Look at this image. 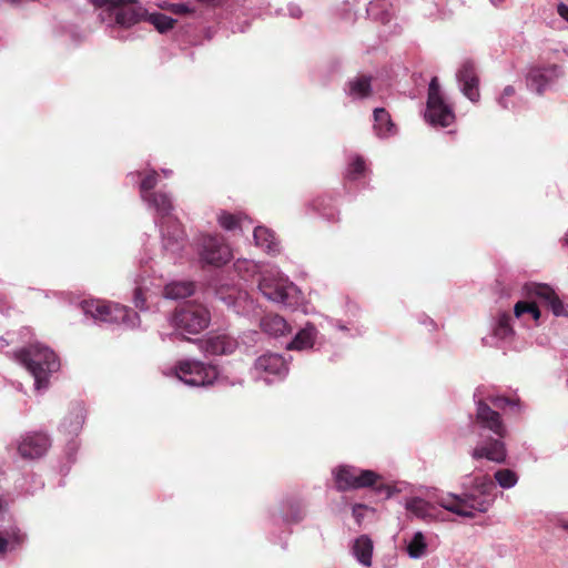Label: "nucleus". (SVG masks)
<instances>
[{"label":"nucleus","mask_w":568,"mask_h":568,"mask_svg":"<svg viewBox=\"0 0 568 568\" xmlns=\"http://www.w3.org/2000/svg\"><path fill=\"white\" fill-rule=\"evenodd\" d=\"M195 2L202 3L209 9H215L222 7L226 0H194Z\"/></svg>","instance_id":"obj_46"},{"label":"nucleus","mask_w":568,"mask_h":568,"mask_svg":"<svg viewBox=\"0 0 568 568\" xmlns=\"http://www.w3.org/2000/svg\"><path fill=\"white\" fill-rule=\"evenodd\" d=\"M480 398L484 399L488 405L491 404L496 408H504L507 405L513 404V402L504 396L498 395H488L486 397H483L480 395Z\"/></svg>","instance_id":"obj_44"},{"label":"nucleus","mask_w":568,"mask_h":568,"mask_svg":"<svg viewBox=\"0 0 568 568\" xmlns=\"http://www.w3.org/2000/svg\"><path fill=\"white\" fill-rule=\"evenodd\" d=\"M470 456L474 459L485 458L496 464H503L507 458L505 443L500 439H489L478 443L471 450Z\"/></svg>","instance_id":"obj_18"},{"label":"nucleus","mask_w":568,"mask_h":568,"mask_svg":"<svg viewBox=\"0 0 568 568\" xmlns=\"http://www.w3.org/2000/svg\"><path fill=\"white\" fill-rule=\"evenodd\" d=\"M217 222L226 231H234L236 229H244V223L251 221L244 215H235L227 212H220L217 215Z\"/></svg>","instance_id":"obj_34"},{"label":"nucleus","mask_w":568,"mask_h":568,"mask_svg":"<svg viewBox=\"0 0 568 568\" xmlns=\"http://www.w3.org/2000/svg\"><path fill=\"white\" fill-rule=\"evenodd\" d=\"M236 272L245 280L254 277L255 275H260L265 270L262 266L252 260H237L234 264Z\"/></svg>","instance_id":"obj_35"},{"label":"nucleus","mask_w":568,"mask_h":568,"mask_svg":"<svg viewBox=\"0 0 568 568\" xmlns=\"http://www.w3.org/2000/svg\"><path fill=\"white\" fill-rule=\"evenodd\" d=\"M349 551L362 567L372 568L374 542L369 536L361 535L355 538L349 546Z\"/></svg>","instance_id":"obj_20"},{"label":"nucleus","mask_w":568,"mask_h":568,"mask_svg":"<svg viewBox=\"0 0 568 568\" xmlns=\"http://www.w3.org/2000/svg\"><path fill=\"white\" fill-rule=\"evenodd\" d=\"M303 517L304 511L300 506H297L296 510H294L290 516L287 515L285 519L290 523H298L303 519Z\"/></svg>","instance_id":"obj_45"},{"label":"nucleus","mask_w":568,"mask_h":568,"mask_svg":"<svg viewBox=\"0 0 568 568\" xmlns=\"http://www.w3.org/2000/svg\"><path fill=\"white\" fill-rule=\"evenodd\" d=\"M494 478L497 485L503 489H510L518 483V475L509 468L498 469Z\"/></svg>","instance_id":"obj_36"},{"label":"nucleus","mask_w":568,"mask_h":568,"mask_svg":"<svg viewBox=\"0 0 568 568\" xmlns=\"http://www.w3.org/2000/svg\"><path fill=\"white\" fill-rule=\"evenodd\" d=\"M7 345V342L4 338H0V347H4Z\"/></svg>","instance_id":"obj_54"},{"label":"nucleus","mask_w":568,"mask_h":568,"mask_svg":"<svg viewBox=\"0 0 568 568\" xmlns=\"http://www.w3.org/2000/svg\"><path fill=\"white\" fill-rule=\"evenodd\" d=\"M425 119L429 124L442 128L449 126L455 121V113L452 106L445 102L436 77L430 80L428 85Z\"/></svg>","instance_id":"obj_9"},{"label":"nucleus","mask_w":568,"mask_h":568,"mask_svg":"<svg viewBox=\"0 0 568 568\" xmlns=\"http://www.w3.org/2000/svg\"><path fill=\"white\" fill-rule=\"evenodd\" d=\"M200 257L201 261L221 266L232 258V252L221 235L204 234L200 237Z\"/></svg>","instance_id":"obj_13"},{"label":"nucleus","mask_w":568,"mask_h":568,"mask_svg":"<svg viewBox=\"0 0 568 568\" xmlns=\"http://www.w3.org/2000/svg\"><path fill=\"white\" fill-rule=\"evenodd\" d=\"M457 80L460 85V90L466 98H468L471 102H477L479 100V90H478V77L476 73V67L473 61L465 60L457 73Z\"/></svg>","instance_id":"obj_17"},{"label":"nucleus","mask_w":568,"mask_h":568,"mask_svg":"<svg viewBox=\"0 0 568 568\" xmlns=\"http://www.w3.org/2000/svg\"><path fill=\"white\" fill-rule=\"evenodd\" d=\"M260 292L268 301L295 308L302 302L301 290L276 268H266L258 277Z\"/></svg>","instance_id":"obj_4"},{"label":"nucleus","mask_w":568,"mask_h":568,"mask_svg":"<svg viewBox=\"0 0 568 568\" xmlns=\"http://www.w3.org/2000/svg\"><path fill=\"white\" fill-rule=\"evenodd\" d=\"M515 89L511 85H507L497 102L503 109H511L515 106L514 103Z\"/></svg>","instance_id":"obj_43"},{"label":"nucleus","mask_w":568,"mask_h":568,"mask_svg":"<svg viewBox=\"0 0 568 568\" xmlns=\"http://www.w3.org/2000/svg\"><path fill=\"white\" fill-rule=\"evenodd\" d=\"M288 11H290V16L293 18H300L302 16V10L297 6H294V4L290 6Z\"/></svg>","instance_id":"obj_49"},{"label":"nucleus","mask_w":568,"mask_h":568,"mask_svg":"<svg viewBox=\"0 0 568 568\" xmlns=\"http://www.w3.org/2000/svg\"><path fill=\"white\" fill-rule=\"evenodd\" d=\"M135 288H134V296L133 302L136 308L143 311L146 308L145 302L148 300L146 293L149 291V287L144 281V278L139 275L135 281Z\"/></svg>","instance_id":"obj_37"},{"label":"nucleus","mask_w":568,"mask_h":568,"mask_svg":"<svg viewBox=\"0 0 568 568\" xmlns=\"http://www.w3.org/2000/svg\"><path fill=\"white\" fill-rule=\"evenodd\" d=\"M514 315L524 323H526L528 316L531 317L534 322L538 323L541 313L535 301L526 298V301H519L515 304Z\"/></svg>","instance_id":"obj_33"},{"label":"nucleus","mask_w":568,"mask_h":568,"mask_svg":"<svg viewBox=\"0 0 568 568\" xmlns=\"http://www.w3.org/2000/svg\"><path fill=\"white\" fill-rule=\"evenodd\" d=\"M476 409V423L484 429H488L499 438H504L507 434L499 413L494 410L484 399L480 398V389H476L474 394Z\"/></svg>","instance_id":"obj_14"},{"label":"nucleus","mask_w":568,"mask_h":568,"mask_svg":"<svg viewBox=\"0 0 568 568\" xmlns=\"http://www.w3.org/2000/svg\"><path fill=\"white\" fill-rule=\"evenodd\" d=\"M84 315L95 322L109 324H122L133 328L140 324L138 313L118 303H110L100 300H84L80 304Z\"/></svg>","instance_id":"obj_5"},{"label":"nucleus","mask_w":568,"mask_h":568,"mask_svg":"<svg viewBox=\"0 0 568 568\" xmlns=\"http://www.w3.org/2000/svg\"><path fill=\"white\" fill-rule=\"evenodd\" d=\"M261 328L268 335L278 337L290 331L287 322L280 315L270 314L261 320Z\"/></svg>","instance_id":"obj_31"},{"label":"nucleus","mask_w":568,"mask_h":568,"mask_svg":"<svg viewBox=\"0 0 568 568\" xmlns=\"http://www.w3.org/2000/svg\"><path fill=\"white\" fill-rule=\"evenodd\" d=\"M463 486L471 490V494H474L477 499H486L489 501V506L491 505L496 484L488 475H466Z\"/></svg>","instance_id":"obj_19"},{"label":"nucleus","mask_w":568,"mask_h":568,"mask_svg":"<svg viewBox=\"0 0 568 568\" xmlns=\"http://www.w3.org/2000/svg\"><path fill=\"white\" fill-rule=\"evenodd\" d=\"M170 322L178 331L174 333L176 336L181 333L199 334L209 326L211 315L204 305L191 303L176 310Z\"/></svg>","instance_id":"obj_7"},{"label":"nucleus","mask_w":568,"mask_h":568,"mask_svg":"<svg viewBox=\"0 0 568 568\" xmlns=\"http://www.w3.org/2000/svg\"><path fill=\"white\" fill-rule=\"evenodd\" d=\"M143 202L155 212L164 253L171 260H176L184 248L185 236L179 221L172 215L174 206L171 195L161 191L143 194Z\"/></svg>","instance_id":"obj_1"},{"label":"nucleus","mask_w":568,"mask_h":568,"mask_svg":"<svg viewBox=\"0 0 568 568\" xmlns=\"http://www.w3.org/2000/svg\"><path fill=\"white\" fill-rule=\"evenodd\" d=\"M105 27L129 29L144 21L148 10L139 0H88Z\"/></svg>","instance_id":"obj_2"},{"label":"nucleus","mask_w":568,"mask_h":568,"mask_svg":"<svg viewBox=\"0 0 568 568\" xmlns=\"http://www.w3.org/2000/svg\"><path fill=\"white\" fill-rule=\"evenodd\" d=\"M291 357L267 352L260 355L251 367V375L255 381H262L267 385L282 382L290 372Z\"/></svg>","instance_id":"obj_6"},{"label":"nucleus","mask_w":568,"mask_h":568,"mask_svg":"<svg viewBox=\"0 0 568 568\" xmlns=\"http://www.w3.org/2000/svg\"><path fill=\"white\" fill-rule=\"evenodd\" d=\"M362 508H364V506H363V505H356V506H354V507H353V515L357 517V511H358L359 509H362Z\"/></svg>","instance_id":"obj_50"},{"label":"nucleus","mask_w":568,"mask_h":568,"mask_svg":"<svg viewBox=\"0 0 568 568\" xmlns=\"http://www.w3.org/2000/svg\"><path fill=\"white\" fill-rule=\"evenodd\" d=\"M85 418L84 407L80 404L73 406L61 423L60 429L67 436H77L83 426Z\"/></svg>","instance_id":"obj_23"},{"label":"nucleus","mask_w":568,"mask_h":568,"mask_svg":"<svg viewBox=\"0 0 568 568\" xmlns=\"http://www.w3.org/2000/svg\"><path fill=\"white\" fill-rule=\"evenodd\" d=\"M162 172H163V174H164L166 178L171 175V171H170V170H165V169H163V170H162Z\"/></svg>","instance_id":"obj_53"},{"label":"nucleus","mask_w":568,"mask_h":568,"mask_svg":"<svg viewBox=\"0 0 568 568\" xmlns=\"http://www.w3.org/2000/svg\"><path fill=\"white\" fill-rule=\"evenodd\" d=\"M200 347L209 355H230L237 348L235 338L229 335H219L207 338L206 341H199Z\"/></svg>","instance_id":"obj_21"},{"label":"nucleus","mask_w":568,"mask_h":568,"mask_svg":"<svg viewBox=\"0 0 568 568\" xmlns=\"http://www.w3.org/2000/svg\"><path fill=\"white\" fill-rule=\"evenodd\" d=\"M156 172L151 170L148 172L144 178L140 182V192L141 199L143 200V194H152L151 190H153L158 183L156 181Z\"/></svg>","instance_id":"obj_41"},{"label":"nucleus","mask_w":568,"mask_h":568,"mask_svg":"<svg viewBox=\"0 0 568 568\" xmlns=\"http://www.w3.org/2000/svg\"><path fill=\"white\" fill-rule=\"evenodd\" d=\"M318 331L313 324H306L287 344V349L304 351L314 346Z\"/></svg>","instance_id":"obj_25"},{"label":"nucleus","mask_w":568,"mask_h":568,"mask_svg":"<svg viewBox=\"0 0 568 568\" xmlns=\"http://www.w3.org/2000/svg\"><path fill=\"white\" fill-rule=\"evenodd\" d=\"M346 94L353 100L365 99L372 93L371 78L357 75L351 79L345 88Z\"/></svg>","instance_id":"obj_28"},{"label":"nucleus","mask_w":568,"mask_h":568,"mask_svg":"<svg viewBox=\"0 0 568 568\" xmlns=\"http://www.w3.org/2000/svg\"><path fill=\"white\" fill-rule=\"evenodd\" d=\"M396 565V555L389 554L383 558V568H393Z\"/></svg>","instance_id":"obj_47"},{"label":"nucleus","mask_w":568,"mask_h":568,"mask_svg":"<svg viewBox=\"0 0 568 568\" xmlns=\"http://www.w3.org/2000/svg\"><path fill=\"white\" fill-rule=\"evenodd\" d=\"M333 475L336 488L342 491L372 486L379 478V475L373 470L359 469L347 465H342L334 469Z\"/></svg>","instance_id":"obj_11"},{"label":"nucleus","mask_w":568,"mask_h":568,"mask_svg":"<svg viewBox=\"0 0 568 568\" xmlns=\"http://www.w3.org/2000/svg\"><path fill=\"white\" fill-rule=\"evenodd\" d=\"M366 171L365 160L361 155H353L346 170V176L349 180H357L364 175Z\"/></svg>","instance_id":"obj_38"},{"label":"nucleus","mask_w":568,"mask_h":568,"mask_svg":"<svg viewBox=\"0 0 568 568\" xmlns=\"http://www.w3.org/2000/svg\"><path fill=\"white\" fill-rule=\"evenodd\" d=\"M523 293L526 298L546 305L556 317H568V305L550 285L530 282L524 285Z\"/></svg>","instance_id":"obj_12"},{"label":"nucleus","mask_w":568,"mask_h":568,"mask_svg":"<svg viewBox=\"0 0 568 568\" xmlns=\"http://www.w3.org/2000/svg\"><path fill=\"white\" fill-rule=\"evenodd\" d=\"M562 75V70L557 64L532 67L527 74V85L538 94L550 89Z\"/></svg>","instance_id":"obj_16"},{"label":"nucleus","mask_w":568,"mask_h":568,"mask_svg":"<svg viewBox=\"0 0 568 568\" xmlns=\"http://www.w3.org/2000/svg\"><path fill=\"white\" fill-rule=\"evenodd\" d=\"M173 373L182 383L194 387L212 385L219 378L215 366L194 359L179 362Z\"/></svg>","instance_id":"obj_8"},{"label":"nucleus","mask_w":568,"mask_h":568,"mask_svg":"<svg viewBox=\"0 0 568 568\" xmlns=\"http://www.w3.org/2000/svg\"><path fill=\"white\" fill-rule=\"evenodd\" d=\"M436 503L445 510L465 518H473L477 513H485L489 508L488 500L477 499L474 494H447L439 496Z\"/></svg>","instance_id":"obj_10"},{"label":"nucleus","mask_w":568,"mask_h":568,"mask_svg":"<svg viewBox=\"0 0 568 568\" xmlns=\"http://www.w3.org/2000/svg\"><path fill=\"white\" fill-rule=\"evenodd\" d=\"M367 14L382 23H388L394 16V10L385 0H373L368 3Z\"/></svg>","instance_id":"obj_32"},{"label":"nucleus","mask_w":568,"mask_h":568,"mask_svg":"<svg viewBox=\"0 0 568 568\" xmlns=\"http://www.w3.org/2000/svg\"><path fill=\"white\" fill-rule=\"evenodd\" d=\"M495 7L503 4L505 0H489Z\"/></svg>","instance_id":"obj_51"},{"label":"nucleus","mask_w":568,"mask_h":568,"mask_svg":"<svg viewBox=\"0 0 568 568\" xmlns=\"http://www.w3.org/2000/svg\"><path fill=\"white\" fill-rule=\"evenodd\" d=\"M194 290L191 281H172L164 286L163 296L168 300H182L191 296Z\"/></svg>","instance_id":"obj_29"},{"label":"nucleus","mask_w":568,"mask_h":568,"mask_svg":"<svg viewBox=\"0 0 568 568\" xmlns=\"http://www.w3.org/2000/svg\"><path fill=\"white\" fill-rule=\"evenodd\" d=\"M405 549L410 559H423L429 554V536L423 531H415L405 539Z\"/></svg>","instance_id":"obj_22"},{"label":"nucleus","mask_w":568,"mask_h":568,"mask_svg":"<svg viewBox=\"0 0 568 568\" xmlns=\"http://www.w3.org/2000/svg\"><path fill=\"white\" fill-rule=\"evenodd\" d=\"M144 20L151 22L156 30L165 32L174 27L175 20L162 13H149Z\"/></svg>","instance_id":"obj_39"},{"label":"nucleus","mask_w":568,"mask_h":568,"mask_svg":"<svg viewBox=\"0 0 568 568\" xmlns=\"http://www.w3.org/2000/svg\"><path fill=\"white\" fill-rule=\"evenodd\" d=\"M16 357L34 378L37 392L47 390L50 376L60 368V362L55 353L41 344H33L20 349L16 353Z\"/></svg>","instance_id":"obj_3"},{"label":"nucleus","mask_w":568,"mask_h":568,"mask_svg":"<svg viewBox=\"0 0 568 568\" xmlns=\"http://www.w3.org/2000/svg\"><path fill=\"white\" fill-rule=\"evenodd\" d=\"M26 539L24 534L19 529H13L10 534V539H7L0 532V555L9 547L13 545H20Z\"/></svg>","instance_id":"obj_40"},{"label":"nucleus","mask_w":568,"mask_h":568,"mask_svg":"<svg viewBox=\"0 0 568 568\" xmlns=\"http://www.w3.org/2000/svg\"><path fill=\"white\" fill-rule=\"evenodd\" d=\"M51 440L45 433L31 432L22 435L17 443V450L23 459H37L47 454Z\"/></svg>","instance_id":"obj_15"},{"label":"nucleus","mask_w":568,"mask_h":568,"mask_svg":"<svg viewBox=\"0 0 568 568\" xmlns=\"http://www.w3.org/2000/svg\"><path fill=\"white\" fill-rule=\"evenodd\" d=\"M560 525H561L562 528L568 529V519L561 520Z\"/></svg>","instance_id":"obj_52"},{"label":"nucleus","mask_w":568,"mask_h":568,"mask_svg":"<svg viewBox=\"0 0 568 568\" xmlns=\"http://www.w3.org/2000/svg\"><path fill=\"white\" fill-rule=\"evenodd\" d=\"M511 321L509 313L498 312L491 326L493 335L500 341L510 339L515 334Z\"/></svg>","instance_id":"obj_30"},{"label":"nucleus","mask_w":568,"mask_h":568,"mask_svg":"<svg viewBox=\"0 0 568 568\" xmlns=\"http://www.w3.org/2000/svg\"><path fill=\"white\" fill-rule=\"evenodd\" d=\"M168 10H170L172 13H175V14H192L194 12H196L197 8L194 3L192 2H189V3H169L166 7H165Z\"/></svg>","instance_id":"obj_42"},{"label":"nucleus","mask_w":568,"mask_h":568,"mask_svg":"<svg viewBox=\"0 0 568 568\" xmlns=\"http://www.w3.org/2000/svg\"><path fill=\"white\" fill-rule=\"evenodd\" d=\"M253 235L256 246L266 253L277 254L280 252V242L272 230L265 226H256Z\"/></svg>","instance_id":"obj_26"},{"label":"nucleus","mask_w":568,"mask_h":568,"mask_svg":"<svg viewBox=\"0 0 568 568\" xmlns=\"http://www.w3.org/2000/svg\"><path fill=\"white\" fill-rule=\"evenodd\" d=\"M405 508L414 516L423 520H434L438 518L437 509L434 505L419 497H410L405 500Z\"/></svg>","instance_id":"obj_24"},{"label":"nucleus","mask_w":568,"mask_h":568,"mask_svg":"<svg viewBox=\"0 0 568 568\" xmlns=\"http://www.w3.org/2000/svg\"><path fill=\"white\" fill-rule=\"evenodd\" d=\"M374 132L381 139H386L396 133L395 124L393 123L390 115L383 108L374 110Z\"/></svg>","instance_id":"obj_27"},{"label":"nucleus","mask_w":568,"mask_h":568,"mask_svg":"<svg viewBox=\"0 0 568 568\" xmlns=\"http://www.w3.org/2000/svg\"><path fill=\"white\" fill-rule=\"evenodd\" d=\"M565 242H566V244H568V231L566 232V235H565Z\"/></svg>","instance_id":"obj_55"},{"label":"nucleus","mask_w":568,"mask_h":568,"mask_svg":"<svg viewBox=\"0 0 568 568\" xmlns=\"http://www.w3.org/2000/svg\"><path fill=\"white\" fill-rule=\"evenodd\" d=\"M558 14L568 22V6L565 3H559L557 7Z\"/></svg>","instance_id":"obj_48"}]
</instances>
